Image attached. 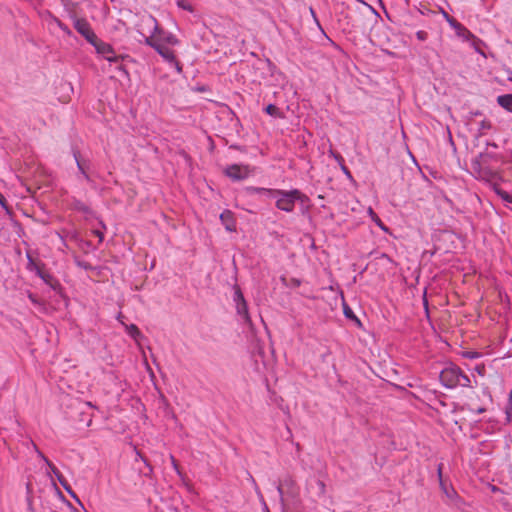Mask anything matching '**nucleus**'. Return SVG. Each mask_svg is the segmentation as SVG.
Wrapping results in <instances>:
<instances>
[{
	"mask_svg": "<svg viewBox=\"0 0 512 512\" xmlns=\"http://www.w3.org/2000/svg\"><path fill=\"white\" fill-rule=\"evenodd\" d=\"M441 383L449 389L456 387H470L471 381L460 367L456 365H449L444 368L440 373Z\"/></svg>",
	"mask_w": 512,
	"mask_h": 512,
	"instance_id": "nucleus-1",
	"label": "nucleus"
},
{
	"mask_svg": "<svg viewBox=\"0 0 512 512\" xmlns=\"http://www.w3.org/2000/svg\"><path fill=\"white\" fill-rule=\"evenodd\" d=\"M142 24L151 30L150 35L155 36V40L163 45L167 44L175 46L178 44V39L171 32L165 31L159 27L157 20L152 16L148 15L142 18Z\"/></svg>",
	"mask_w": 512,
	"mask_h": 512,
	"instance_id": "nucleus-2",
	"label": "nucleus"
},
{
	"mask_svg": "<svg viewBox=\"0 0 512 512\" xmlns=\"http://www.w3.org/2000/svg\"><path fill=\"white\" fill-rule=\"evenodd\" d=\"M302 196V193L297 189L290 191L274 189L271 194V197L277 198L276 207L285 212H292L295 202L300 200Z\"/></svg>",
	"mask_w": 512,
	"mask_h": 512,
	"instance_id": "nucleus-3",
	"label": "nucleus"
},
{
	"mask_svg": "<svg viewBox=\"0 0 512 512\" xmlns=\"http://www.w3.org/2000/svg\"><path fill=\"white\" fill-rule=\"evenodd\" d=\"M144 42L146 45L155 49L163 57L164 60L172 64L176 68L177 72L180 73L182 71V66L177 61L173 50L161 43H158V41L155 40L154 35L145 36Z\"/></svg>",
	"mask_w": 512,
	"mask_h": 512,
	"instance_id": "nucleus-4",
	"label": "nucleus"
},
{
	"mask_svg": "<svg viewBox=\"0 0 512 512\" xmlns=\"http://www.w3.org/2000/svg\"><path fill=\"white\" fill-rule=\"evenodd\" d=\"M234 294H233V301L235 303V308L237 311V314L241 317L244 323L250 324L251 319L248 312V306L247 302L243 296V293L239 286H234Z\"/></svg>",
	"mask_w": 512,
	"mask_h": 512,
	"instance_id": "nucleus-5",
	"label": "nucleus"
},
{
	"mask_svg": "<svg viewBox=\"0 0 512 512\" xmlns=\"http://www.w3.org/2000/svg\"><path fill=\"white\" fill-rule=\"evenodd\" d=\"M73 26L75 30L83 36L88 43L93 45L99 38L94 33V31L91 28V25L88 23V21L84 18H73Z\"/></svg>",
	"mask_w": 512,
	"mask_h": 512,
	"instance_id": "nucleus-6",
	"label": "nucleus"
},
{
	"mask_svg": "<svg viewBox=\"0 0 512 512\" xmlns=\"http://www.w3.org/2000/svg\"><path fill=\"white\" fill-rule=\"evenodd\" d=\"M253 170L248 165L232 164L225 169V175L234 181L248 178Z\"/></svg>",
	"mask_w": 512,
	"mask_h": 512,
	"instance_id": "nucleus-7",
	"label": "nucleus"
},
{
	"mask_svg": "<svg viewBox=\"0 0 512 512\" xmlns=\"http://www.w3.org/2000/svg\"><path fill=\"white\" fill-rule=\"evenodd\" d=\"M92 46L99 55H102L110 63H118L120 61L121 57L115 53L113 47L101 39H98Z\"/></svg>",
	"mask_w": 512,
	"mask_h": 512,
	"instance_id": "nucleus-8",
	"label": "nucleus"
},
{
	"mask_svg": "<svg viewBox=\"0 0 512 512\" xmlns=\"http://www.w3.org/2000/svg\"><path fill=\"white\" fill-rule=\"evenodd\" d=\"M38 454L41 458L44 459V461L47 463V465L51 468L52 472L55 474L57 479L59 480L60 484L64 487V489L73 497H76L75 493L71 490L70 486L67 484V481L64 479L63 475L58 471V469L51 464V462L41 453L38 451Z\"/></svg>",
	"mask_w": 512,
	"mask_h": 512,
	"instance_id": "nucleus-9",
	"label": "nucleus"
},
{
	"mask_svg": "<svg viewBox=\"0 0 512 512\" xmlns=\"http://www.w3.org/2000/svg\"><path fill=\"white\" fill-rule=\"evenodd\" d=\"M38 454L41 458L44 459V461L47 463V465L51 468L52 472L55 474L57 479L59 480L60 484L64 487V489L73 497H76L75 493L71 490L70 486L67 484V481L64 479L63 475L58 471V469L51 464V462L41 453L38 451Z\"/></svg>",
	"mask_w": 512,
	"mask_h": 512,
	"instance_id": "nucleus-10",
	"label": "nucleus"
},
{
	"mask_svg": "<svg viewBox=\"0 0 512 512\" xmlns=\"http://www.w3.org/2000/svg\"><path fill=\"white\" fill-rule=\"evenodd\" d=\"M38 454L41 458L44 459V461L47 463V465L51 468L52 472L55 474L57 479L59 480L60 484L64 487V489L73 497H76L75 493L71 490L70 486L67 484V481L64 479L63 475L58 471V469L51 464V462L41 453L38 451Z\"/></svg>",
	"mask_w": 512,
	"mask_h": 512,
	"instance_id": "nucleus-11",
	"label": "nucleus"
},
{
	"mask_svg": "<svg viewBox=\"0 0 512 512\" xmlns=\"http://www.w3.org/2000/svg\"><path fill=\"white\" fill-rule=\"evenodd\" d=\"M38 454L41 458L44 459V461L47 463V465L51 468L52 472L55 474L57 479L59 480L60 484L64 487V489L73 497H76L75 493L71 490L70 486L67 484V481L64 479L63 475L58 471V469L51 464V462L41 453L38 451Z\"/></svg>",
	"mask_w": 512,
	"mask_h": 512,
	"instance_id": "nucleus-12",
	"label": "nucleus"
},
{
	"mask_svg": "<svg viewBox=\"0 0 512 512\" xmlns=\"http://www.w3.org/2000/svg\"><path fill=\"white\" fill-rule=\"evenodd\" d=\"M38 454L41 458L44 459V461L47 463V465L51 468L52 472L55 474L57 479L59 480L60 484L64 487V489L73 497H76L75 493L71 490L70 486L67 484V481L64 479L63 475L58 471V469L51 464V462L41 453L38 451Z\"/></svg>",
	"mask_w": 512,
	"mask_h": 512,
	"instance_id": "nucleus-13",
	"label": "nucleus"
},
{
	"mask_svg": "<svg viewBox=\"0 0 512 512\" xmlns=\"http://www.w3.org/2000/svg\"><path fill=\"white\" fill-rule=\"evenodd\" d=\"M38 454L41 458L44 459V461L47 463V465L51 468L52 472L55 474L57 479L59 480L60 484L64 487V489L73 497H76L75 493L71 490L70 486L67 484V481L64 479L63 475L58 471V469L51 464V462L41 453L38 451Z\"/></svg>",
	"mask_w": 512,
	"mask_h": 512,
	"instance_id": "nucleus-14",
	"label": "nucleus"
},
{
	"mask_svg": "<svg viewBox=\"0 0 512 512\" xmlns=\"http://www.w3.org/2000/svg\"><path fill=\"white\" fill-rule=\"evenodd\" d=\"M452 28L455 30L456 35L463 40H473L474 42L480 41L460 22L452 23Z\"/></svg>",
	"mask_w": 512,
	"mask_h": 512,
	"instance_id": "nucleus-15",
	"label": "nucleus"
},
{
	"mask_svg": "<svg viewBox=\"0 0 512 512\" xmlns=\"http://www.w3.org/2000/svg\"><path fill=\"white\" fill-rule=\"evenodd\" d=\"M74 158L76 160V164H77L78 170L83 175L85 180L87 182H90L91 181V178H90V175H89L90 162L88 160L81 159L79 157V155H78V152H74Z\"/></svg>",
	"mask_w": 512,
	"mask_h": 512,
	"instance_id": "nucleus-16",
	"label": "nucleus"
},
{
	"mask_svg": "<svg viewBox=\"0 0 512 512\" xmlns=\"http://www.w3.org/2000/svg\"><path fill=\"white\" fill-rule=\"evenodd\" d=\"M294 480L290 476H286L278 485L277 492L279 494L281 505L284 507V488L287 487L289 490H292L294 487ZM291 494H294L291 491Z\"/></svg>",
	"mask_w": 512,
	"mask_h": 512,
	"instance_id": "nucleus-17",
	"label": "nucleus"
},
{
	"mask_svg": "<svg viewBox=\"0 0 512 512\" xmlns=\"http://www.w3.org/2000/svg\"><path fill=\"white\" fill-rule=\"evenodd\" d=\"M220 220L228 231L235 230V220L231 211L225 210L222 212L220 215Z\"/></svg>",
	"mask_w": 512,
	"mask_h": 512,
	"instance_id": "nucleus-18",
	"label": "nucleus"
},
{
	"mask_svg": "<svg viewBox=\"0 0 512 512\" xmlns=\"http://www.w3.org/2000/svg\"><path fill=\"white\" fill-rule=\"evenodd\" d=\"M122 325L124 326L126 332L135 340V341H138L139 338L142 337V333L140 332V330L138 329V327L135 325V324H130V325H127L125 323H122Z\"/></svg>",
	"mask_w": 512,
	"mask_h": 512,
	"instance_id": "nucleus-19",
	"label": "nucleus"
},
{
	"mask_svg": "<svg viewBox=\"0 0 512 512\" xmlns=\"http://www.w3.org/2000/svg\"><path fill=\"white\" fill-rule=\"evenodd\" d=\"M273 190L274 189H268V188H262V187H253V186L246 187V191L250 195L260 194V195H266V196L271 197Z\"/></svg>",
	"mask_w": 512,
	"mask_h": 512,
	"instance_id": "nucleus-20",
	"label": "nucleus"
},
{
	"mask_svg": "<svg viewBox=\"0 0 512 512\" xmlns=\"http://www.w3.org/2000/svg\"><path fill=\"white\" fill-rule=\"evenodd\" d=\"M368 214L370 215L372 221L384 232L389 233V228L382 222V220L378 217V215L373 211L370 207L368 209Z\"/></svg>",
	"mask_w": 512,
	"mask_h": 512,
	"instance_id": "nucleus-21",
	"label": "nucleus"
},
{
	"mask_svg": "<svg viewBox=\"0 0 512 512\" xmlns=\"http://www.w3.org/2000/svg\"><path fill=\"white\" fill-rule=\"evenodd\" d=\"M479 176L482 178V179H486V180H493V179H496L497 178V174L493 171H490L486 168H481L479 170Z\"/></svg>",
	"mask_w": 512,
	"mask_h": 512,
	"instance_id": "nucleus-22",
	"label": "nucleus"
},
{
	"mask_svg": "<svg viewBox=\"0 0 512 512\" xmlns=\"http://www.w3.org/2000/svg\"><path fill=\"white\" fill-rule=\"evenodd\" d=\"M494 191L498 196L501 197V199L505 202L512 203V195L507 193L506 191L502 190L501 188L494 187Z\"/></svg>",
	"mask_w": 512,
	"mask_h": 512,
	"instance_id": "nucleus-23",
	"label": "nucleus"
},
{
	"mask_svg": "<svg viewBox=\"0 0 512 512\" xmlns=\"http://www.w3.org/2000/svg\"><path fill=\"white\" fill-rule=\"evenodd\" d=\"M442 470H443V464L440 463L438 464V467H437V474H438V478H439V482H440V486L441 488L443 489V491L447 494H448V489L445 485V483L443 482V479H442Z\"/></svg>",
	"mask_w": 512,
	"mask_h": 512,
	"instance_id": "nucleus-24",
	"label": "nucleus"
},
{
	"mask_svg": "<svg viewBox=\"0 0 512 512\" xmlns=\"http://www.w3.org/2000/svg\"><path fill=\"white\" fill-rule=\"evenodd\" d=\"M442 470H443V464L440 463L438 464V467H437V474H438V478H439V482H440V486L441 488L443 489V491L447 494H448V489L445 485V483L443 482V479H442Z\"/></svg>",
	"mask_w": 512,
	"mask_h": 512,
	"instance_id": "nucleus-25",
	"label": "nucleus"
},
{
	"mask_svg": "<svg viewBox=\"0 0 512 512\" xmlns=\"http://www.w3.org/2000/svg\"><path fill=\"white\" fill-rule=\"evenodd\" d=\"M442 470H443V464L440 463L438 464V467H437V474H438V478H439V482H440V486L441 488L443 489V491L447 494H448V489L445 485V483L443 482V479H442Z\"/></svg>",
	"mask_w": 512,
	"mask_h": 512,
	"instance_id": "nucleus-26",
	"label": "nucleus"
},
{
	"mask_svg": "<svg viewBox=\"0 0 512 512\" xmlns=\"http://www.w3.org/2000/svg\"><path fill=\"white\" fill-rule=\"evenodd\" d=\"M265 111L267 114L271 115V116H279L280 115V111H279V108L273 104H269L266 108H265Z\"/></svg>",
	"mask_w": 512,
	"mask_h": 512,
	"instance_id": "nucleus-27",
	"label": "nucleus"
},
{
	"mask_svg": "<svg viewBox=\"0 0 512 512\" xmlns=\"http://www.w3.org/2000/svg\"><path fill=\"white\" fill-rule=\"evenodd\" d=\"M73 206H74V209L77 210V211H80V212H83V213H88L89 212L88 206H86L81 201H75Z\"/></svg>",
	"mask_w": 512,
	"mask_h": 512,
	"instance_id": "nucleus-28",
	"label": "nucleus"
},
{
	"mask_svg": "<svg viewBox=\"0 0 512 512\" xmlns=\"http://www.w3.org/2000/svg\"><path fill=\"white\" fill-rule=\"evenodd\" d=\"M177 6L181 9H184V10H187V11H192V6L189 4L188 1L186 0H178L177 1Z\"/></svg>",
	"mask_w": 512,
	"mask_h": 512,
	"instance_id": "nucleus-29",
	"label": "nucleus"
},
{
	"mask_svg": "<svg viewBox=\"0 0 512 512\" xmlns=\"http://www.w3.org/2000/svg\"><path fill=\"white\" fill-rule=\"evenodd\" d=\"M491 128V123L487 120H482L479 126V134L482 135L484 130Z\"/></svg>",
	"mask_w": 512,
	"mask_h": 512,
	"instance_id": "nucleus-30",
	"label": "nucleus"
},
{
	"mask_svg": "<svg viewBox=\"0 0 512 512\" xmlns=\"http://www.w3.org/2000/svg\"><path fill=\"white\" fill-rule=\"evenodd\" d=\"M344 315L349 318V319H354L356 320L358 323H360V321L357 319V317L354 315L353 311L348 307V306H344Z\"/></svg>",
	"mask_w": 512,
	"mask_h": 512,
	"instance_id": "nucleus-31",
	"label": "nucleus"
},
{
	"mask_svg": "<svg viewBox=\"0 0 512 512\" xmlns=\"http://www.w3.org/2000/svg\"><path fill=\"white\" fill-rule=\"evenodd\" d=\"M57 25L66 35H68V36L72 35V31L69 29V27L67 25H65L63 22H61L60 20H57Z\"/></svg>",
	"mask_w": 512,
	"mask_h": 512,
	"instance_id": "nucleus-32",
	"label": "nucleus"
},
{
	"mask_svg": "<svg viewBox=\"0 0 512 512\" xmlns=\"http://www.w3.org/2000/svg\"><path fill=\"white\" fill-rule=\"evenodd\" d=\"M330 156H332L338 164H342L344 162V158L337 152L330 150Z\"/></svg>",
	"mask_w": 512,
	"mask_h": 512,
	"instance_id": "nucleus-33",
	"label": "nucleus"
},
{
	"mask_svg": "<svg viewBox=\"0 0 512 512\" xmlns=\"http://www.w3.org/2000/svg\"><path fill=\"white\" fill-rule=\"evenodd\" d=\"M416 37L419 41H425L427 39V33L423 30L416 32Z\"/></svg>",
	"mask_w": 512,
	"mask_h": 512,
	"instance_id": "nucleus-34",
	"label": "nucleus"
},
{
	"mask_svg": "<svg viewBox=\"0 0 512 512\" xmlns=\"http://www.w3.org/2000/svg\"><path fill=\"white\" fill-rule=\"evenodd\" d=\"M443 16L445 20L448 22V24L452 27V23H457L458 21L451 17L448 13L443 12Z\"/></svg>",
	"mask_w": 512,
	"mask_h": 512,
	"instance_id": "nucleus-35",
	"label": "nucleus"
},
{
	"mask_svg": "<svg viewBox=\"0 0 512 512\" xmlns=\"http://www.w3.org/2000/svg\"><path fill=\"white\" fill-rule=\"evenodd\" d=\"M340 167H341V170L343 171V173L348 177V178H352V175H351V172L349 171V169L346 167V165L344 164V162L342 164H339Z\"/></svg>",
	"mask_w": 512,
	"mask_h": 512,
	"instance_id": "nucleus-36",
	"label": "nucleus"
},
{
	"mask_svg": "<svg viewBox=\"0 0 512 512\" xmlns=\"http://www.w3.org/2000/svg\"><path fill=\"white\" fill-rule=\"evenodd\" d=\"M0 205L2 208L6 209V210L8 209L7 200L1 193H0Z\"/></svg>",
	"mask_w": 512,
	"mask_h": 512,
	"instance_id": "nucleus-37",
	"label": "nucleus"
},
{
	"mask_svg": "<svg viewBox=\"0 0 512 512\" xmlns=\"http://www.w3.org/2000/svg\"><path fill=\"white\" fill-rule=\"evenodd\" d=\"M171 461H172V465H173L174 469L177 471L178 474H180L178 464L176 463V460L173 456H171Z\"/></svg>",
	"mask_w": 512,
	"mask_h": 512,
	"instance_id": "nucleus-38",
	"label": "nucleus"
},
{
	"mask_svg": "<svg viewBox=\"0 0 512 512\" xmlns=\"http://www.w3.org/2000/svg\"><path fill=\"white\" fill-rule=\"evenodd\" d=\"M94 233L99 237V240H100V241H102V240H103L104 235H103V233H102V232H100V231L96 230V231H94Z\"/></svg>",
	"mask_w": 512,
	"mask_h": 512,
	"instance_id": "nucleus-39",
	"label": "nucleus"
},
{
	"mask_svg": "<svg viewBox=\"0 0 512 512\" xmlns=\"http://www.w3.org/2000/svg\"><path fill=\"white\" fill-rule=\"evenodd\" d=\"M485 411H486V409H485V408H482V407H480V408H478V409L476 410V412H477L478 414L484 413Z\"/></svg>",
	"mask_w": 512,
	"mask_h": 512,
	"instance_id": "nucleus-40",
	"label": "nucleus"
},
{
	"mask_svg": "<svg viewBox=\"0 0 512 512\" xmlns=\"http://www.w3.org/2000/svg\"><path fill=\"white\" fill-rule=\"evenodd\" d=\"M29 298H30V300H31L32 302H34V303L36 302V300H35V298H34V296H33L32 294H29Z\"/></svg>",
	"mask_w": 512,
	"mask_h": 512,
	"instance_id": "nucleus-41",
	"label": "nucleus"
},
{
	"mask_svg": "<svg viewBox=\"0 0 512 512\" xmlns=\"http://www.w3.org/2000/svg\"><path fill=\"white\" fill-rule=\"evenodd\" d=\"M310 12H311V15L315 18L316 17L315 16V12H314V10L312 8H310Z\"/></svg>",
	"mask_w": 512,
	"mask_h": 512,
	"instance_id": "nucleus-42",
	"label": "nucleus"
},
{
	"mask_svg": "<svg viewBox=\"0 0 512 512\" xmlns=\"http://www.w3.org/2000/svg\"><path fill=\"white\" fill-rule=\"evenodd\" d=\"M510 397H512V391L510 392Z\"/></svg>",
	"mask_w": 512,
	"mask_h": 512,
	"instance_id": "nucleus-43",
	"label": "nucleus"
},
{
	"mask_svg": "<svg viewBox=\"0 0 512 512\" xmlns=\"http://www.w3.org/2000/svg\"><path fill=\"white\" fill-rule=\"evenodd\" d=\"M511 155H512V150H511Z\"/></svg>",
	"mask_w": 512,
	"mask_h": 512,
	"instance_id": "nucleus-44",
	"label": "nucleus"
}]
</instances>
